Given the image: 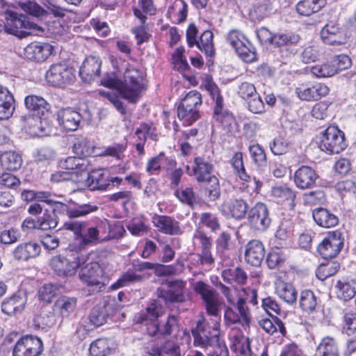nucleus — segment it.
<instances>
[{"label":"nucleus","mask_w":356,"mask_h":356,"mask_svg":"<svg viewBox=\"0 0 356 356\" xmlns=\"http://www.w3.org/2000/svg\"><path fill=\"white\" fill-rule=\"evenodd\" d=\"M193 345L203 348H213V351L208 356H223L227 354L225 343L220 341V323L216 320L211 322L205 321L202 316L197 322L196 327L192 330Z\"/></svg>","instance_id":"nucleus-1"},{"label":"nucleus","mask_w":356,"mask_h":356,"mask_svg":"<svg viewBox=\"0 0 356 356\" xmlns=\"http://www.w3.org/2000/svg\"><path fill=\"white\" fill-rule=\"evenodd\" d=\"M162 314V308L156 302H152L145 311L137 314L134 317L136 323L145 327L144 330L150 337H165L172 334V330L177 324L175 316H169L163 323L158 318Z\"/></svg>","instance_id":"nucleus-2"},{"label":"nucleus","mask_w":356,"mask_h":356,"mask_svg":"<svg viewBox=\"0 0 356 356\" xmlns=\"http://www.w3.org/2000/svg\"><path fill=\"white\" fill-rule=\"evenodd\" d=\"M88 260L89 254L86 252H79L76 246L69 244L67 256L54 257L51 261V266L59 276H72Z\"/></svg>","instance_id":"nucleus-3"},{"label":"nucleus","mask_w":356,"mask_h":356,"mask_svg":"<svg viewBox=\"0 0 356 356\" xmlns=\"http://www.w3.org/2000/svg\"><path fill=\"white\" fill-rule=\"evenodd\" d=\"M201 105V94L195 90L190 91L181 100L177 107V116L184 126H190L200 118Z\"/></svg>","instance_id":"nucleus-4"},{"label":"nucleus","mask_w":356,"mask_h":356,"mask_svg":"<svg viewBox=\"0 0 356 356\" xmlns=\"http://www.w3.org/2000/svg\"><path fill=\"white\" fill-rule=\"evenodd\" d=\"M144 89L141 72L133 67H128L124 74V82H121L120 95L129 102L136 103Z\"/></svg>","instance_id":"nucleus-5"},{"label":"nucleus","mask_w":356,"mask_h":356,"mask_svg":"<svg viewBox=\"0 0 356 356\" xmlns=\"http://www.w3.org/2000/svg\"><path fill=\"white\" fill-rule=\"evenodd\" d=\"M224 321L227 326L239 324L248 327L251 321V314L244 298H240L225 307Z\"/></svg>","instance_id":"nucleus-6"},{"label":"nucleus","mask_w":356,"mask_h":356,"mask_svg":"<svg viewBox=\"0 0 356 356\" xmlns=\"http://www.w3.org/2000/svg\"><path fill=\"white\" fill-rule=\"evenodd\" d=\"M321 151L330 154H339L346 147L344 133L337 127H329L323 133L319 142Z\"/></svg>","instance_id":"nucleus-7"},{"label":"nucleus","mask_w":356,"mask_h":356,"mask_svg":"<svg viewBox=\"0 0 356 356\" xmlns=\"http://www.w3.org/2000/svg\"><path fill=\"white\" fill-rule=\"evenodd\" d=\"M6 22L4 24L6 31L19 38L30 35L29 30L34 28V24L27 20V17L14 11L6 10L5 12Z\"/></svg>","instance_id":"nucleus-8"},{"label":"nucleus","mask_w":356,"mask_h":356,"mask_svg":"<svg viewBox=\"0 0 356 356\" xmlns=\"http://www.w3.org/2000/svg\"><path fill=\"white\" fill-rule=\"evenodd\" d=\"M193 290L200 296L207 313L210 316H218L220 312V303L217 291L212 286L202 281H197L194 283Z\"/></svg>","instance_id":"nucleus-9"},{"label":"nucleus","mask_w":356,"mask_h":356,"mask_svg":"<svg viewBox=\"0 0 356 356\" xmlns=\"http://www.w3.org/2000/svg\"><path fill=\"white\" fill-rule=\"evenodd\" d=\"M120 308L114 298L107 297L92 308L88 316L89 321L94 327H99Z\"/></svg>","instance_id":"nucleus-10"},{"label":"nucleus","mask_w":356,"mask_h":356,"mask_svg":"<svg viewBox=\"0 0 356 356\" xmlns=\"http://www.w3.org/2000/svg\"><path fill=\"white\" fill-rule=\"evenodd\" d=\"M79 268V277L83 283L88 286H94L97 291L104 287V272L98 262H88V260Z\"/></svg>","instance_id":"nucleus-11"},{"label":"nucleus","mask_w":356,"mask_h":356,"mask_svg":"<svg viewBox=\"0 0 356 356\" xmlns=\"http://www.w3.org/2000/svg\"><path fill=\"white\" fill-rule=\"evenodd\" d=\"M73 68L65 63L52 65L46 73L47 82L53 86L65 88L74 79Z\"/></svg>","instance_id":"nucleus-12"},{"label":"nucleus","mask_w":356,"mask_h":356,"mask_svg":"<svg viewBox=\"0 0 356 356\" xmlns=\"http://www.w3.org/2000/svg\"><path fill=\"white\" fill-rule=\"evenodd\" d=\"M43 350L42 340L33 335H25L17 340L13 356H39Z\"/></svg>","instance_id":"nucleus-13"},{"label":"nucleus","mask_w":356,"mask_h":356,"mask_svg":"<svg viewBox=\"0 0 356 356\" xmlns=\"http://www.w3.org/2000/svg\"><path fill=\"white\" fill-rule=\"evenodd\" d=\"M248 220L252 229L259 231H266L271 223V218L267 206L261 202H257L248 213Z\"/></svg>","instance_id":"nucleus-14"},{"label":"nucleus","mask_w":356,"mask_h":356,"mask_svg":"<svg viewBox=\"0 0 356 356\" xmlns=\"http://www.w3.org/2000/svg\"><path fill=\"white\" fill-rule=\"evenodd\" d=\"M343 245V238L341 232L337 230L329 232L318 246V251L325 259L335 257L341 250Z\"/></svg>","instance_id":"nucleus-15"},{"label":"nucleus","mask_w":356,"mask_h":356,"mask_svg":"<svg viewBox=\"0 0 356 356\" xmlns=\"http://www.w3.org/2000/svg\"><path fill=\"white\" fill-rule=\"evenodd\" d=\"M328 87L321 83L314 84H299L295 89L298 98L303 101H316L325 97L329 93Z\"/></svg>","instance_id":"nucleus-16"},{"label":"nucleus","mask_w":356,"mask_h":356,"mask_svg":"<svg viewBox=\"0 0 356 356\" xmlns=\"http://www.w3.org/2000/svg\"><path fill=\"white\" fill-rule=\"evenodd\" d=\"M168 289H159L158 296L163 299L166 302H184L186 300L184 289L186 282L175 280L167 281Z\"/></svg>","instance_id":"nucleus-17"},{"label":"nucleus","mask_w":356,"mask_h":356,"mask_svg":"<svg viewBox=\"0 0 356 356\" xmlns=\"http://www.w3.org/2000/svg\"><path fill=\"white\" fill-rule=\"evenodd\" d=\"M213 165L205 158L197 156L194 159L193 165H186V171L189 176H194L199 182H207L214 175H211Z\"/></svg>","instance_id":"nucleus-18"},{"label":"nucleus","mask_w":356,"mask_h":356,"mask_svg":"<svg viewBox=\"0 0 356 356\" xmlns=\"http://www.w3.org/2000/svg\"><path fill=\"white\" fill-rule=\"evenodd\" d=\"M53 210L59 213H65L70 218H76L85 216L97 210V207L90 204H76L70 207L67 204L54 200L52 202Z\"/></svg>","instance_id":"nucleus-19"},{"label":"nucleus","mask_w":356,"mask_h":356,"mask_svg":"<svg viewBox=\"0 0 356 356\" xmlns=\"http://www.w3.org/2000/svg\"><path fill=\"white\" fill-rule=\"evenodd\" d=\"M145 351L149 356H181L179 345L170 340H166L161 344L149 343L145 347Z\"/></svg>","instance_id":"nucleus-20"},{"label":"nucleus","mask_w":356,"mask_h":356,"mask_svg":"<svg viewBox=\"0 0 356 356\" xmlns=\"http://www.w3.org/2000/svg\"><path fill=\"white\" fill-rule=\"evenodd\" d=\"M53 47L47 42H33L24 49L26 58L36 62H42L51 54Z\"/></svg>","instance_id":"nucleus-21"},{"label":"nucleus","mask_w":356,"mask_h":356,"mask_svg":"<svg viewBox=\"0 0 356 356\" xmlns=\"http://www.w3.org/2000/svg\"><path fill=\"white\" fill-rule=\"evenodd\" d=\"M27 297L25 292L18 291L2 302L1 311L8 315H16L22 312L26 305Z\"/></svg>","instance_id":"nucleus-22"},{"label":"nucleus","mask_w":356,"mask_h":356,"mask_svg":"<svg viewBox=\"0 0 356 356\" xmlns=\"http://www.w3.org/2000/svg\"><path fill=\"white\" fill-rule=\"evenodd\" d=\"M102 61L99 57H87L80 67L79 76L83 81L90 83L98 77L100 74Z\"/></svg>","instance_id":"nucleus-23"},{"label":"nucleus","mask_w":356,"mask_h":356,"mask_svg":"<svg viewBox=\"0 0 356 356\" xmlns=\"http://www.w3.org/2000/svg\"><path fill=\"white\" fill-rule=\"evenodd\" d=\"M99 230L97 227H87L86 225L83 229L81 235L75 238L74 241L70 243L76 246L79 252H86L85 249L88 245L97 243L99 240Z\"/></svg>","instance_id":"nucleus-24"},{"label":"nucleus","mask_w":356,"mask_h":356,"mask_svg":"<svg viewBox=\"0 0 356 356\" xmlns=\"http://www.w3.org/2000/svg\"><path fill=\"white\" fill-rule=\"evenodd\" d=\"M213 118L227 134H232L236 130L235 118L231 113L223 108V105L214 106Z\"/></svg>","instance_id":"nucleus-25"},{"label":"nucleus","mask_w":356,"mask_h":356,"mask_svg":"<svg viewBox=\"0 0 356 356\" xmlns=\"http://www.w3.org/2000/svg\"><path fill=\"white\" fill-rule=\"evenodd\" d=\"M318 178L314 169L302 165L299 168L294 174V182L296 186L300 189H307L315 186L316 181Z\"/></svg>","instance_id":"nucleus-26"},{"label":"nucleus","mask_w":356,"mask_h":356,"mask_svg":"<svg viewBox=\"0 0 356 356\" xmlns=\"http://www.w3.org/2000/svg\"><path fill=\"white\" fill-rule=\"evenodd\" d=\"M152 222L163 234L179 235L181 233L179 222L170 216L156 215L152 218Z\"/></svg>","instance_id":"nucleus-27"},{"label":"nucleus","mask_w":356,"mask_h":356,"mask_svg":"<svg viewBox=\"0 0 356 356\" xmlns=\"http://www.w3.org/2000/svg\"><path fill=\"white\" fill-rule=\"evenodd\" d=\"M58 122L67 131H75L78 129L82 117L79 113L70 108L58 111Z\"/></svg>","instance_id":"nucleus-28"},{"label":"nucleus","mask_w":356,"mask_h":356,"mask_svg":"<svg viewBox=\"0 0 356 356\" xmlns=\"http://www.w3.org/2000/svg\"><path fill=\"white\" fill-rule=\"evenodd\" d=\"M265 256L264 246L257 240L250 241L246 247L245 253V261L254 266H259Z\"/></svg>","instance_id":"nucleus-29"},{"label":"nucleus","mask_w":356,"mask_h":356,"mask_svg":"<svg viewBox=\"0 0 356 356\" xmlns=\"http://www.w3.org/2000/svg\"><path fill=\"white\" fill-rule=\"evenodd\" d=\"M41 252L40 246L35 242H26L18 245L13 250V256L18 261H28L35 258Z\"/></svg>","instance_id":"nucleus-30"},{"label":"nucleus","mask_w":356,"mask_h":356,"mask_svg":"<svg viewBox=\"0 0 356 356\" xmlns=\"http://www.w3.org/2000/svg\"><path fill=\"white\" fill-rule=\"evenodd\" d=\"M337 296L339 298L347 301L356 294V278L343 277L335 284Z\"/></svg>","instance_id":"nucleus-31"},{"label":"nucleus","mask_w":356,"mask_h":356,"mask_svg":"<svg viewBox=\"0 0 356 356\" xmlns=\"http://www.w3.org/2000/svg\"><path fill=\"white\" fill-rule=\"evenodd\" d=\"M87 184L92 191H105L110 186L108 174L103 170H95L88 174Z\"/></svg>","instance_id":"nucleus-32"},{"label":"nucleus","mask_w":356,"mask_h":356,"mask_svg":"<svg viewBox=\"0 0 356 356\" xmlns=\"http://www.w3.org/2000/svg\"><path fill=\"white\" fill-rule=\"evenodd\" d=\"M76 307V299L74 297L62 296L59 297L54 302L53 307L60 318V322L65 318L69 316L74 311Z\"/></svg>","instance_id":"nucleus-33"},{"label":"nucleus","mask_w":356,"mask_h":356,"mask_svg":"<svg viewBox=\"0 0 356 356\" xmlns=\"http://www.w3.org/2000/svg\"><path fill=\"white\" fill-rule=\"evenodd\" d=\"M60 318L56 315L54 308H43L39 315H37L33 320L34 325L42 330L49 328L55 325Z\"/></svg>","instance_id":"nucleus-34"},{"label":"nucleus","mask_w":356,"mask_h":356,"mask_svg":"<svg viewBox=\"0 0 356 356\" xmlns=\"http://www.w3.org/2000/svg\"><path fill=\"white\" fill-rule=\"evenodd\" d=\"M14 103L12 93L6 88L0 86V120L12 116L15 110Z\"/></svg>","instance_id":"nucleus-35"},{"label":"nucleus","mask_w":356,"mask_h":356,"mask_svg":"<svg viewBox=\"0 0 356 356\" xmlns=\"http://www.w3.org/2000/svg\"><path fill=\"white\" fill-rule=\"evenodd\" d=\"M26 108L32 111L34 115L45 116L49 113L50 106L42 97L37 95H28L24 99Z\"/></svg>","instance_id":"nucleus-36"},{"label":"nucleus","mask_w":356,"mask_h":356,"mask_svg":"<svg viewBox=\"0 0 356 356\" xmlns=\"http://www.w3.org/2000/svg\"><path fill=\"white\" fill-rule=\"evenodd\" d=\"M115 348V345L112 340L108 339H98L94 341L90 346L91 356H108Z\"/></svg>","instance_id":"nucleus-37"},{"label":"nucleus","mask_w":356,"mask_h":356,"mask_svg":"<svg viewBox=\"0 0 356 356\" xmlns=\"http://www.w3.org/2000/svg\"><path fill=\"white\" fill-rule=\"evenodd\" d=\"M312 216L317 225L323 227H334L339 222L337 216L324 208L314 210Z\"/></svg>","instance_id":"nucleus-38"},{"label":"nucleus","mask_w":356,"mask_h":356,"mask_svg":"<svg viewBox=\"0 0 356 356\" xmlns=\"http://www.w3.org/2000/svg\"><path fill=\"white\" fill-rule=\"evenodd\" d=\"M269 318H261L258 324L266 333L273 334L279 332L282 336H285L286 330L282 321L277 316H270Z\"/></svg>","instance_id":"nucleus-39"},{"label":"nucleus","mask_w":356,"mask_h":356,"mask_svg":"<svg viewBox=\"0 0 356 356\" xmlns=\"http://www.w3.org/2000/svg\"><path fill=\"white\" fill-rule=\"evenodd\" d=\"M134 14L140 22V25L132 29V33L135 35L137 44L140 45L143 42H147L150 36L147 31L145 26L147 17L145 14H143L140 8H134Z\"/></svg>","instance_id":"nucleus-40"},{"label":"nucleus","mask_w":356,"mask_h":356,"mask_svg":"<svg viewBox=\"0 0 356 356\" xmlns=\"http://www.w3.org/2000/svg\"><path fill=\"white\" fill-rule=\"evenodd\" d=\"M325 4V0H302L297 3L296 11L300 15L309 17L320 11Z\"/></svg>","instance_id":"nucleus-41"},{"label":"nucleus","mask_w":356,"mask_h":356,"mask_svg":"<svg viewBox=\"0 0 356 356\" xmlns=\"http://www.w3.org/2000/svg\"><path fill=\"white\" fill-rule=\"evenodd\" d=\"M272 195L279 202L286 204L291 209L294 208L296 195L291 188L284 186L273 187Z\"/></svg>","instance_id":"nucleus-42"},{"label":"nucleus","mask_w":356,"mask_h":356,"mask_svg":"<svg viewBox=\"0 0 356 356\" xmlns=\"http://www.w3.org/2000/svg\"><path fill=\"white\" fill-rule=\"evenodd\" d=\"M316 356H339L337 344L334 338H323L317 346Z\"/></svg>","instance_id":"nucleus-43"},{"label":"nucleus","mask_w":356,"mask_h":356,"mask_svg":"<svg viewBox=\"0 0 356 356\" xmlns=\"http://www.w3.org/2000/svg\"><path fill=\"white\" fill-rule=\"evenodd\" d=\"M276 293L289 305H293L297 300V293L290 284L280 281L276 284Z\"/></svg>","instance_id":"nucleus-44"},{"label":"nucleus","mask_w":356,"mask_h":356,"mask_svg":"<svg viewBox=\"0 0 356 356\" xmlns=\"http://www.w3.org/2000/svg\"><path fill=\"white\" fill-rule=\"evenodd\" d=\"M293 223L290 220L284 219L280 222L275 234L279 245L282 247L291 240L293 236Z\"/></svg>","instance_id":"nucleus-45"},{"label":"nucleus","mask_w":356,"mask_h":356,"mask_svg":"<svg viewBox=\"0 0 356 356\" xmlns=\"http://www.w3.org/2000/svg\"><path fill=\"white\" fill-rule=\"evenodd\" d=\"M168 14L174 17L177 23L184 22L188 15V5L184 0H175L168 10Z\"/></svg>","instance_id":"nucleus-46"},{"label":"nucleus","mask_w":356,"mask_h":356,"mask_svg":"<svg viewBox=\"0 0 356 356\" xmlns=\"http://www.w3.org/2000/svg\"><path fill=\"white\" fill-rule=\"evenodd\" d=\"M233 218L241 219L245 217L248 208L247 202L242 199H235L224 204Z\"/></svg>","instance_id":"nucleus-47"},{"label":"nucleus","mask_w":356,"mask_h":356,"mask_svg":"<svg viewBox=\"0 0 356 356\" xmlns=\"http://www.w3.org/2000/svg\"><path fill=\"white\" fill-rule=\"evenodd\" d=\"M1 163L3 168L8 170H17L22 164V159L19 154L15 152H6L1 154Z\"/></svg>","instance_id":"nucleus-48"},{"label":"nucleus","mask_w":356,"mask_h":356,"mask_svg":"<svg viewBox=\"0 0 356 356\" xmlns=\"http://www.w3.org/2000/svg\"><path fill=\"white\" fill-rule=\"evenodd\" d=\"M222 277L227 283L241 284H244L248 278L245 272L241 268L225 269L222 271Z\"/></svg>","instance_id":"nucleus-49"},{"label":"nucleus","mask_w":356,"mask_h":356,"mask_svg":"<svg viewBox=\"0 0 356 356\" xmlns=\"http://www.w3.org/2000/svg\"><path fill=\"white\" fill-rule=\"evenodd\" d=\"M145 277L143 275L136 273L134 270H128L121 275L115 283L112 284L111 287L114 289H117L131 284L140 282Z\"/></svg>","instance_id":"nucleus-50"},{"label":"nucleus","mask_w":356,"mask_h":356,"mask_svg":"<svg viewBox=\"0 0 356 356\" xmlns=\"http://www.w3.org/2000/svg\"><path fill=\"white\" fill-rule=\"evenodd\" d=\"M213 34L211 31H204L200 40L195 43L198 49L204 52L207 56H212L214 54V47L213 42Z\"/></svg>","instance_id":"nucleus-51"},{"label":"nucleus","mask_w":356,"mask_h":356,"mask_svg":"<svg viewBox=\"0 0 356 356\" xmlns=\"http://www.w3.org/2000/svg\"><path fill=\"white\" fill-rule=\"evenodd\" d=\"M299 305L304 312H312L318 305L317 297L312 291L304 290L300 293Z\"/></svg>","instance_id":"nucleus-52"},{"label":"nucleus","mask_w":356,"mask_h":356,"mask_svg":"<svg viewBox=\"0 0 356 356\" xmlns=\"http://www.w3.org/2000/svg\"><path fill=\"white\" fill-rule=\"evenodd\" d=\"M73 151L79 156H90L94 152L93 144L86 138H78L74 143Z\"/></svg>","instance_id":"nucleus-53"},{"label":"nucleus","mask_w":356,"mask_h":356,"mask_svg":"<svg viewBox=\"0 0 356 356\" xmlns=\"http://www.w3.org/2000/svg\"><path fill=\"white\" fill-rule=\"evenodd\" d=\"M232 164L234 169L235 174L241 180L248 182L251 179V177L246 172L243 162V154L241 152H236L232 159Z\"/></svg>","instance_id":"nucleus-54"},{"label":"nucleus","mask_w":356,"mask_h":356,"mask_svg":"<svg viewBox=\"0 0 356 356\" xmlns=\"http://www.w3.org/2000/svg\"><path fill=\"white\" fill-rule=\"evenodd\" d=\"M16 4L24 12L35 17L44 14L45 10L35 0H16Z\"/></svg>","instance_id":"nucleus-55"},{"label":"nucleus","mask_w":356,"mask_h":356,"mask_svg":"<svg viewBox=\"0 0 356 356\" xmlns=\"http://www.w3.org/2000/svg\"><path fill=\"white\" fill-rule=\"evenodd\" d=\"M300 40L299 35L293 32L274 34L273 44L277 47L289 46L297 44Z\"/></svg>","instance_id":"nucleus-56"},{"label":"nucleus","mask_w":356,"mask_h":356,"mask_svg":"<svg viewBox=\"0 0 356 356\" xmlns=\"http://www.w3.org/2000/svg\"><path fill=\"white\" fill-rule=\"evenodd\" d=\"M273 12V0H264L257 3L252 11L258 20L268 17Z\"/></svg>","instance_id":"nucleus-57"},{"label":"nucleus","mask_w":356,"mask_h":356,"mask_svg":"<svg viewBox=\"0 0 356 356\" xmlns=\"http://www.w3.org/2000/svg\"><path fill=\"white\" fill-rule=\"evenodd\" d=\"M310 72L316 77H330L336 74L335 68L333 67L330 60L311 67Z\"/></svg>","instance_id":"nucleus-58"},{"label":"nucleus","mask_w":356,"mask_h":356,"mask_svg":"<svg viewBox=\"0 0 356 356\" xmlns=\"http://www.w3.org/2000/svg\"><path fill=\"white\" fill-rule=\"evenodd\" d=\"M238 56L245 63H252L256 59V53L251 42L247 40V42L241 44L235 50Z\"/></svg>","instance_id":"nucleus-59"},{"label":"nucleus","mask_w":356,"mask_h":356,"mask_svg":"<svg viewBox=\"0 0 356 356\" xmlns=\"http://www.w3.org/2000/svg\"><path fill=\"white\" fill-rule=\"evenodd\" d=\"M58 288L56 284H45L38 290L39 299L44 302L49 303L58 295Z\"/></svg>","instance_id":"nucleus-60"},{"label":"nucleus","mask_w":356,"mask_h":356,"mask_svg":"<svg viewBox=\"0 0 356 356\" xmlns=\"http://www.w3.org/2000/svg\"><path fill=\"white\" fill-rule=\"evenodd\" d=\"M163 159H165L163 152H161L157 156L149 159L145 167L146 172L149 175H159L163 164Z\"/></svg>","instance_id":"nucleus-61"},{"label":"nucleus","mask_w":356,"mask_h":356,"mask_svg":"<svg viewBox=\"0 0 356 356\" xmlns=\"http://www.w3.org/2000/svg\"><path fill=\"white\" fill-rule=\"evenodd\" d=\"M339 264L332 261L320 266L317 270L316 276L319 280H324L334 275L339 269Z\"/></svg>","instance_id":"nucleus-62"},{"label":"nucleus","mask_w":356,"mask_h":356,"mask_svg":"<svg viewBox=\"0 0 356 356\" xmlns=\"http://www.w3.org/2000/svg\"><path fill=\"white\" fill-rule=\"evenodd\" d=\"M247 40L248 38L245 35L237 29H233L229 31L226 37L227 42L234 50H236L237 47H239L241 44L247 42Z\"/></svg>","instance_id":"nucleus-63"},{"label":"nucleus","mask_w":356,"mask_h":356,"mask_svg":"<svg viewBox=\"0 0 356 356\" xmlns=\"http://www.w3.org/2000/svg\"><path fill=\"white\" fill-rule=\"evenodd\" d=\"M336 74L340 71L349 68L352 65L351 59L345 54L335 56L330 59Z\"/></svg>","instance_id":"nucleus-64"}]
</instances>
